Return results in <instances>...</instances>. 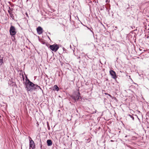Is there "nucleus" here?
I'll use <instances>...</instances> for the list:
<instances>
[{"label": "nucleus", "mask_w": 149, "mask_h": 149, "mask_svg": "<svg viewBox=\"0 0 149 149\" xmlns=\"http://www.w3.org/2000/svg\"><path fill=\"white\" fill-rule=\"evenodd\" d=\"M33 83L30 81H29V82L25 83L26 88L28 91H31L33 90Z\"/></svg>", "instance_id": "nucleus-1"}, {"label": "nucleus", "mask_w": 149, "mask_h": 149, "mask_svg": "<svg viewBox=\"0 0 149 149\" xmlns=\"http://www.w3.org/2000/svg\"><path fill=\"white\" fill-rule=\"evenodd\" d=\"M49 48L52 50L54 52H56L59 49V47L58 45L57 44H54L52 45H50Z\"/></svg>", "instance_id": "nucleus-2"}, {"label": "nucleus", "mask_w": 149, "mask_h": 149, "mask_svg": "<svg viewBox=\"0 0 149 149\" xmlns=\"http://www.w3.org/2000/svg\"><path fill=\"white\" fill-rule=\"evenodd\" d=\"M9 31L10 34L12 36L14 35L16 33L15 27L12 26L10 27Z\"/></svg>", "instance_id": "nucleus-3"}, {"label": "nucleus", "mask_w": 149, "mask_h": 149, "mask_svg": "<svg viewBox=\"0 0 149 149\" xmlns=\"http://www.w3.org/2000/svg\"><path fill=\"white\" fill-rule=\"evenodd\" d=\"M30 139L29 140V147L30 148H32V149H34L35 148V145L33 141L30 138Z\"/></svg>", "instance_id": "nucleus-4"}, {"label": "nucleus", "mask_w": 149, "mask_h": 149, "mask_svg": "<svg viewBox=\"0 0 149 149\" xmlns=\"http://www.w3.org/2000/svg\"><path fill=\"white\" fill-rule=\"evenodd\" d=\"M109 72L113 78L115 79L116 78V73L113 70H110Z\"/></svg>", "instance_id": "nucleus-5"}, {"label": "nucleus", "mask_w": 149, "mask_h": 149, "mask_svg": "<svg viewBox=\"0 0 149 149\" xmlns=\"http://www.w3.org/2000/svg\"><path fill=\"white\" fill-rule=\"evenodd\" d=\"M80 97V93L79 92H78L76 94L75 96H73L72 98L75 101H76V100L79 99Z\"/></svg>", "instance_id": "nucleus-6"}, {"label": "nucleus", "mask_w": 149, "mask_h": 149, "mask_svg": "<svg viewBox=\"0 0 149 149\" xmlns=\"http://www.w3.org/2000/svg\"><path fill=\"white\" fill-rule=\"evenodd\" d=\"M37 31L39 34H40L42 33V29L40 26H39L37 28Z\"/></svg>", "instance_id": "nucleus-7"}, {"label": "nucleus", "mask_w": 149, "mask_h": 149, "mask_svg": "<svg viewBox=\"0 0 149 149\" xmlns=\"http://www.w3.org/2000/svg\"><path fill=\"white\" fill-rule=\"evenodd\" d=\"M33 90H35L36 89H38L39 88L40 89L42 90L41 88L40 87V86H39L38 85L35 84H33Z\"/></svg>", "instance_id": "nucleus-8"}, {"label": "nucleus", "mask_w": 149, "mask_h": 149, "mask_svg": "<svg viewBox=\"0 0 149 149\" xmlns=\"http://www.w3.org/2000/svg\"><path fill=\"white\" fill-rule=\"evenodd\" d=\"M9 9L8 10V13L9 14L10 17H12V16H13V14H12V9L11 8H10V7H9Z\"/></svg>", "instance_id": "nucleus-9"}, {"label": "nucleus", "mask_w": 149, "mask_h": 149, "mask_svg": "<svg viewBox=\"0 0 149 149\" xmlns=\"http://www.w3.org/2000/svg\"><path fill=\"white\" fill-rule=\"evenodd\" d=\"M48 146H50L52 145V142L51 140L48 139L47 141Z\"/></svg>", "instance_id": "nucleus-10"}, {"label": "nucleus", "mask_w": 149, "mask_h": 149, "mask_svg": "<svg viewBox=\"0 0 149 149\" xmlns=\"http://www.w3.org/2000/svg\"><path fill=\"white\" fill-rule=\"evenodd\" d=\"M54 87L55 88V89L56 91H58L59 90V88L57 86L55 85L54 86Z\"/></svg>", "instance_id": "nucleus-11"}, {"label": "nucleus", "mask_w": 149, "mask_h": 149, "mask_svg": "<svg viewBox=\"0 0 149 149\" xmlns=\"http://www.w3.org/2000/svg\"><path fill=\"white\" fill-rule=\"evenodd\" d=\"M3 58H0V65H1L3 63Z\"/></svg>", "instance_id": "nucleus-12"}, {"label": "nucleus", "mask_w": 149, "mask_h": 149, "mask_svg": "<svg viewBox=\"0 0 149 149\" xmlns=\"http://www.w3.org/2000/svg\"><path fill=\"white\" fill-rule=\"evenodd\" d=\"M128 116H130L131 118H132V119L133 120H134V117H133V116L132 115L129 114L128 115Z\"/></svg>", "instance_id": "nucleus-13"}, {"label": "nucleus", "mask_w": 149, "mask_h": 149, "mask_svg": "<svg viewBox=\"0 0 149 149\" xmlns=\"http://www.w3.org/2000/svg\"><path fill=\"white\" fill-rule=\"evenodd\" d=\"M26 82H27V81H28V82H29V81H30L28 78H27V77H26Z\"/></svg>", "instance_id": "nucleus-14"}, {"label": "nucleus", "mask_w": 149, "mask_h": 149, "mask_svg": "<svg viewBox=\"0 0 149 149\" xmlns=\"http://www.w3.org/2000/svg\"><path fill=\"white\" fill-rule=\"evenodd\" d=\"M22 77H23V80H24V77L23 75H22Z\"/></svg>", "instance_id": "nucleus-15"}, {"label": "nucleus", "mask_w": 149, "mask_h": 149, "mask_svg": "<svg viewBox=\"0 0 149 149\" xmlns=\"http://www.w3.org/2000/svg\"><path fill=\"white\" fill-rule=\"evenodd\" d=\"M108 1V0H106V2H107Z\"/></svg>", "instance_id": "nucleus-16"}, {"label": "nucleus", "mask_w": 149, "mask_h": 149, "mask_svg": "<svg viewBox=\"0 0 149 149\" xmlns=\"http://www.w3.org/2000/svg\"><path fill=\"white\" fill-rule=\"evenodd\" d=\"M127 137V136H125V137Z\"/></svg>", "instance_id": "nucleus-17"}, {"label": "nucleus", "mask_w": 149, "mask_h": 149, "mask_svg": "<svg viewBox=\"0 0 149 149\" xmlns=\"http://www.w3.org/2000/svg\"><path fill=\"white\" fill-rule=\"evenodd\" d=\"M96 111H95V113H96Z\"/></svg>", "instance_id": "nucleus-18"}, {"label": "nucleus", "mask_w": 149, "mask_h": 149, "mask_svg": "<svg viewBox=\"0 0 149 149\" xmlns=\"http://www.w3.org/2000/svg\"><path fill=\"white\" fill-rule=\"evenodd\" d=\"M109 95L111 96V95Z\"/></svg>", "instance_id": "nucleus-19"}]
</instances>
